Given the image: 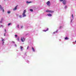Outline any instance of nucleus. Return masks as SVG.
Here are the masks:
<instances>
[{"instance_id": "obj_1", "label": "nucleus", "mask_w": 76, "mask_h": 76, "mask_svg": "<svg viewBox=\"0 0 76 76\" xmlns=\"http://www.w3.org/2000/svg\"><path fill=\"white\" fill-rule=\"evenodd\" d=\"M25 13H26V10H24L22 14L23 17H25V16H26V14H25Z\"/></svg>"}, {"instance_id": "obj_2", "label": "nucleus", "mask_w": 76, "mask_h": 76, "mask_svg": "<svg viewBox=\"0 0 76 76\" xmlns=\"http://www.w3.org/2000/svg\"><path fill=\"white\" fill-rule=\"evenodd\" d=\"M46 4L49 7L50 6V1H48V2H47Z\"/></svg>"}, {"instance_id": "obj_3", "label": "nucleus", "mask_w": 76, "mask_h": 76, "mask_svg": "<svg viewBox=\"0 0 76 76\" xmlns=\"http://www.w3.org/2000/svg\"><path fill=\"white\" fill-rule=\"evenodd\" d=\"M46 12H49L50 13H53V12H54L53 11L50 10H46Z\"/></svg>"}, {"instance_id": "obj_4", "label": "nucleus", "mask_w": 76, "mask_h": 76, "mask_svg": "<svg viewBox=\"0 0 76 76\" xmlns=\"http://www.w3.org/2000/svg\"><path fill=\"white\" fill-rule=\"evenodd\" d=\"M21 40L22 42H24L25 41V39L24 38V37H21Z\"/></svg>"}, {"instance_id": "obj_5", "label": "nucleus", "mask_w": 76, "mask_h": 76, "mask_svg": "<svg viewBox=\"0 0 76 76\" xmlns=\"http://www.w3.org/2000/svg\"><path fill=\"white\" fill-rule=\"evenodd\" d=\"M63 3L65 5L66 3V1L64 0L63 1Z\"/></svg>"}, {"instance_id": "obj_6", "label": "nucleus", "mask_w": 76, "mask_h": 76, "mask_svg": "<svg viewBox=\"0 0 76 76\" xmlns=\"http://www.w3.org/2000/svg\"><path fill=\"white\" fill-rule=\"evenodd\" d=\"M17 7H18V5H17L13 9V10H16L17 9Z\"/></svg>"}, {"instance_id": "obj_7", "label": "nucleus", "mask_w": 76, "mask_h": 76, "mask_svg": "<svg viewBox=\"0 0 76 76\" xmlns=\"http://www.w3.org/2000/svg\"><path fill=\"white\" fill-rule=\"evenodd\" d=\"M48 16H52V15L51 14H49L47 15Z\"/></svg>"}, {"instance_id": "obj_8", "label": "nucleus", "mask_w": 76, "mask_h": 76, "mask_svg": "<svg viewBox=\"0 0 76 76\" xmlns=\"http://www.w3.org/2000/svg\"><path fill=\"white\" fill-rule=\"evenodd\" d=\"M32 49L33 51H34V52H35V50H34V48L33 47H32Z\"/></svg>"}, {"instance_id": "obj_9", "label": "nucleus", "mask_w": 76, "mask_h": 76, "mask_svg": "<svg viewBox=\"0 0 76 76\" xmlns=\"http://www.w3.org/2000/svg\"><path fill=\"white\" fill-rule=\"evenodd\" d=\"M48 31V28H47L46 30H43V31L44 32H46V31Z\"/></svg>"}, {"instance_id": "obj_10", "label": "nucleus", "mask_w": 76, "mask_h": 76, "mask_svg": "<svg viewBox=\"0 0 76 76\" xmlns=\"http://www.w3.org/2000/svg\"><path fill=\"white\" fill-rule=\"evenodd\" d=\"M20 49L21 50V51H22V49H23V47L22 46H20Z\"/></svg>"}, {"instance_id": "obj_11", "label": "nucleus", "mask_w": 76, "mask_h": 76, "mask_svg": "<svg viewBox=\"0 0 76 76\" xmlns=\"http://www.w3.org/2000/svg\"><path fill=\"white\" fill-rule=\"evenodd\" d=\"M31 3V1H26V3Z\"/></svg>"}, {"instance_id": "obj_12", "label": "nucleus", "mask_w": 76, "mask_h": 76, "mask_svg": "<svg viewBox=\"0 0 76 76\" xmlns=\"http://www.w3.org/2000/svg\"><path fill=\"white\" fill-rule=\"evenodd\" d=\"M2 8V7H1V5H0V9L1 10V9H2V8Z\"/></svg>"}, {"instance_id": "obj_13", "label": "nucleus", "mask_w": 76, "mask_h": 76, "mask_svg": "<svg viewBox=\"0 0 76 76\" xmlns=\"http://www.w3.org/2000/svg\"><path fill=\"white\" fill-rule=\"evenodd\" d=\"M65 39H69V38H68V37H66L65 38Z\"/></svg>"}, {"instance_id": "obj_14", "label": "nucleus", "mask_w": 76, "mask_h": 76, "mask_svg": "<svg viewBox=\"0 0 76 76\" xmlns=\"http://www.w3.org/2000/svg\"><path fill=\"white\" fill-rule=\"evenodd\" d=\"M67 6L66 5L65 6V9H67Z\"/></svg>"}, {"instance_id": "obj_15", "label": "nucleus", "mask_w": 76, "mask_h": 76, "mask_svg": "<svg viewBox=\"0 0 76 76\" xmlns=\"http://www.w3.org/2000/svg\"><path fill=\"white\" fill-rule=\"evenodd\" d=\"M8 12V13L9 14V13H10V11H9L8 12Z\"/></svg>"}, {"instance_id": "obj_16", "label": "nucleus", "mask_w": 76, "mask_h": 76, "mask_svg": "<svg viewBox=\"0 0 76 76\" xmlns=\"http://www.w3.org/2000/svg\"><path fill=\"white\" fill-rule=\"evenodd\" d=\"M19 17L20 18H22V15H19Z\"/></svg>"}, {"instance_id": "obj_17", "label": "nucleus", "mask_w": 76, "mask_h": 76, "mask_svg": "<svg viewBox=\"0 0 76 76\" xmlns=\"http://www.w3.org/2000/svg\"><path fill=\"white\" fill-rule=\"evenodd\" d=\"M11 25V23H9L8 24V26H9V25Z\"/></svg>"}, {"instance_id": "obj_18", "label": "nucleus", "mask_w": 76, "mask_h": 76, "mask_svg": "<svg viewBox=\"0 0 76 76\" xmlns=\"http://www.w3.org/2000/svg\"><path fill=\"white\" fill-rule=\"evenodd\" d=\"M5 40H4V39H2V42H4V41Z\"/></svg>"}, {"instance_id": "obj_19", "label": "nucleus", "mask_w": 76, "mask_h": 76, "mask_svg": "<svg viewBox=\"0 0 76 76\" xmlns=\"http://www.w3.org/2000/svg\"><path fill=\"white\" fill-rule=\"evenodd\" d=\"M30 11H31V12H32L33 11V10H32V9H30Z\"/></svg>"}, {"instance_id": "obj_20", "label": "nucleus", "mask_w": 76, "mask_h": 76, "mask_svg": "<svg viewBox=\"0 0 76 76\" xmlns=\"http://www.w3.org/2000/svg\"><path fill=\"white\" fill-rule=\"evenodd\" d=\"M15 37H18V35L16 34L15 35Z\"/></svg>"}, {"instance_id": "obj_21", "label": "nucleus", "mask_w": 76, "mask_h": 76, "mask_svg": "<svg viewBox=\"0 0 76 76\" xmlns=\"http://www.w3.org/2000/svg\"><path fill=\"white\" fill-rule=\"evenodd\" d=\"M4 42H2V45H4Z\"/></svg>"}, {"instance_id": "obj_22", "label": "nucleus", "mask_w": 76, "mask_h": 76, "mask_svg": "<svg viewBox=\"0 0 76 76\" xmlns=\"http://www.w3.org/2000/svg\"><path fill=\"white\" fill-rule=\"evenodd\" d=\"M2 10H3V12H4V9H3V8H2Z\"/></svg>"}, {"instance_id": "obj_23", "label": "nucleus", "mask_w": 76, "mask_h": 76, "mask_svg": "<svg viewBox=\"0 0 76 76\" xmlns=\"http://www.w3.org/2000/svg\"><path fill=\"white\" fill-rule=\"evenodd\" d=\"M3 18H2L1 19V20L3 21Z\"/></svg>"}, {"instance_id": "obj_24", "label": "nucleus", "mask_w": 76, "mask_h": 76, "mask_svg": "<svg viewBox=\"0 0 76 76\" xmlns=\"http://www.w3.org/2000/svg\"><path fill=\"white\" fill-rule=\"evenodd\" d=\"M17 27L18 28H19V25H18L17 26Z\"/></svg>"}, {"instance_id": "obj_25", "label": "nucleus", "mask_w": 76, "mask_h": 76, "mask_svg": "<svg viewBox=\"0 0 76 76\" xmlns=\"http://www.w3.org/2000/svg\"><path fill=\"white\" fill-rule=\"evenodd\" d=\"M59 0L60 1H61V2L63 1V0Z\"/></svg>"}, {"instance_id": "obj_26", "label": "nucleus", "mask_w": 76, "mask_h": 76, "mask_svg": "<svg viewBox=\"0 0 76 76\" xmlns=\"http://www.w3.org/2000/svg\"><path fill=\"white\" fill-rule=\"evenodd\" d=\"M28 48H29V46H27V50H28Z\"/></svg>"}, {"instance_id": "obj_27", "label": "nucleus", "mask_w": 76, "mask_h": 76, "mask_svg": "<svg viewBox=\"0 0 76 76\" xmlns=\"http://www.w3.org/2000/svg\"><path fill=\"white\" fill-rule=\"evenodd\" d=\"M4 36L5 37L6 36V33H4Z\"/></svg>"}, {"instance_id": "obj_28", "label": "nucleus", "mask_w": 76, "mask_h": 76, "mask_svg": "<svg viewBox=\"0 0 76 76\" xmlns=\"http://www.w3.org/2000/svg\"><path fill=\"white\" fill-rule=\"evenodd\" d=\"M72 18H73V14L72 15Z\"/></svg>"}, {"instance_id": "obj_29", "label": "nucleus", "mask_w": 76, "mask_h": 76, "mask_svg": "<svg viewBox=\"0 0 76 76\" xmlns=\"http://www.w3.org/2000/svg\"><path fill=\"white\" fill-rule=\"evenodd\" d=\"M17 39L19 41V38H18Z\"/></svg>"}, {"instance_id": "obj_30", "label": "nucleus", "mask_w": 76, "mask_h": 76, "mask_svg": "<svg viewBox=\"0 0 76 76\" xmlns=\"http://www.w3.org/2000/svg\"><path fill=\"white\" fill-rule=\"evenodd\" d=\"M56 32H58V30H57V31H56Z\"/></svg>"}, {"instance_id": "obj_31", "label": "nucleus", "mask_w": 76, "mask_h": 76, "mask_svg": "<svg viewBox=\"0 0 76 76\" xmlns=\"http://www.w3.org/2000/svg\"><path fill=\"white\" fill-rule=\"evenodd\" d=\"M0 23H2V21L1 20V21H0Z\"/></svg>"}, {"instance_id": "obj_32", "label": "nucleus", "mask_w": 76, "mask_h": 76, "mask_svg": "<svg viewBox=\"0 0 76 76\" xmlns=\"http://www.w3.org/2000/svg\"><path fill=\"white\" fill-rule=\"evenodd\" d=\"M23 26H21V28H23Z\"/></svg>"}, {"instance_id": "obj_33", "label": "nucleus", "mask_w": 76, "mask_h": 76, "mask_svg": "<svg viewBox=\"0 0 76 76\" xmlns=\"http://www.w3.org/2000/svg\"><path fill=\"white\" fill-rule=\"evenodd\" d=\"M61 26H60V28H61Z\"/></svg>"}, {"instance_id": "obj_34", "label": "nucleus", "mask_w": 76, "mask_h": 76, "mask_svg": "<svg viewBox=\"0 0 76 76\" xmlns=\"http://www.w3.org/2000/svg\"><path fill=\"white\" fill-rule=\"evenodd\" d=\"M5 32H6V29H5Z\"/></svg>"}, {"instance_id": "obj_35", "label": "nucleus", "mask_w": 76, "mask_h": 76, "mask_svg": "<svg viewBox=\"0 0 76 76\" xmlns=\"http://www.w3.org/2000/svg\"><path fill=\"white\" fill-rule=\"evenodd\" d=\"M17 15V16H18V14H17V15Z\"/></svg>"}, {"instance_id": "obj_36", "label": "nucleus", "mask_w": 76, "mask_h": 76, "mask_svg": "<svg viewBox=\"0 0 76 76\" xmlns=\"http://www.w3.org/2000/svg\"><path fill=\"white\" fill-rule=\"evenodd\" d=\"M1 26H2V27H3V26H2V25H1Z\"/></svg>"}, {"instance_id": "obj_37", "label": "nucleus", "mask_w": 76, "mask_h": 76, "mask_svg": "<svg viewBox=\"0 0 76 76\" xmlns=\"http://www.w3.org/2000/svg\"><path fill=\"white\" fill-rule=\"evenodd\" d=\"M75 42H76V40H75Z\"/></svg>"}, {"instance_id": "obj_38", "label": "nucleus", "mask_w": 76, "mask_h": 76, "mask_svg": "<svg viewBox=\"0 0 76 76\" xmlns=\"http://www.w3.org/2000/svg\"><path fill=\"white\" fill-rule=\"evenodd\" d=\"M54 33V34H55V33L54 32V33Z\"/></svg>"}]
</instances>
